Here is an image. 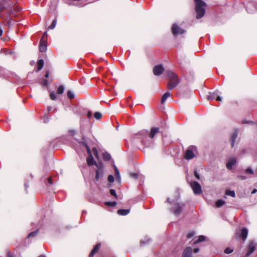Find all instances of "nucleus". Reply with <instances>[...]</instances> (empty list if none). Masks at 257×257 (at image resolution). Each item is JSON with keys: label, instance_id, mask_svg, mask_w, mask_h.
<instances>
[{"label": "nucleus", "instance_id": "nucleus-1", "mask_svg": "<svg viewBox=\"0 0 257 257\" xmlns=\"http://www.w3.org/2000/svg\"><path fill=\"white\" fill-rule=\"evenodd\" d=\"M20 8L16 6L11 0H1L0 1V12L2 13L5 10L6 13H13L14 11L19 12Z\"/></svg>", "mask_w": 257, "mask_h": 257}, {"label": "nucleus", "instance_id": "nucleus-2", "mask_svg": "<svg viewBox=\"0 0 257 257\" xmlns=\"http://www.w3.org/2000/svg\"><path fill=\"white\" fill-rule=\"evenodd\" d=\"M167 76L169 78V82L167 85V88L169 90H172L178 85L180 82L177 75L171 71L167 72Z\"/></svg>", "mask_w": 257, "mask_h": 257}, {"label": "nucleus", "instance_id": "nucleus-3", "mask_svg": "<svg viewBox=\"0 0 257 257\" xmlns=\"http://www.w3.org/2000/svg\"><path fill=\"white\" fill-rule=\"evenodd\" d=\"M196 2V18L199 19L203 17L205 13L206 4L202 0H195Z\"/></svg>", "mask_w": 257, "mask_h": 257}, {"label": "nucleus", "instance_id": "nucleus-4", "mask_svg": "<svg viewBox=\"0 0 257 257\" xmlns=\"http://www.w3.org/2000/svg\"><path fill=\"white\" fill-rule=\"evenodd\" d=\"M80 144L82 146H84L87 150L88 157L87 158L86 161H87V163L88 165L89 166H91L92 165H95L97 167H98V166H99V164H98L96 162V161L94 160V158L92 156V152H91L89 146L87 145V144L86 143L83 142H81L80 143Z\"/></svg>", "mask_w": 257, "mask_h": 257}, {"label": "nucleus", "instance_id": "nucleus-5", "mask_svg": "<svg viewBox=\"0 0 257 257\" xmlns=\"http://www.w3.org/2000/svg\"><path fill=\"white\" fill-rule=\"evenodd\" d=\"M196 151V148L194 146L190 147L186 151L184 158L186 160H191L194 158V152Z\"/></svg>", "mask_w": 257, "mask_h": 257}, {"label": "nucleus", "instance_id": "nucleus-6", "mask_svg": "<svg viewBox=\"0 0 257 257\" xmlns=\"http://www.w3.org/2000/svg\"><path fill=\"white\" fill-rule=\"evenodd\" d=\"M219 94L220 93L218 90H216L212 93L210 92L207 95V99L208 100H212L216 98L217 101H221L222 98L219 95Z\"/></svg>", "mask_w": 257, "mask_h": 257}, {"label": "nucleus", "instance_id": "nucleus-7", "mask_svg": "<svg viewBox=\"0 0 257 257\" xmlns=\"http://www.w3.org/2000/svg\"><path fill=\"white\" fill-rule=\"evenodd\" d=\"M190 185L193 189V192L195 194H200L202 192L201 185L197 182L193 181L190 184Z\"/></svg>", "mask_w": 257, "mask_h": 257}, {"label": "nucleus", "instance_id": "nucleus-8", "mask_svg": "<svg viewBox=\"0 0 257 257\" xmlns=\"http://www.w3.org/2000/svg\"><path fill=\"white\" fill-rule=\"evenodd\" d=\"M172 32L174 36H177L179 34H182L185 33V31L180 28L177 24H174L172 25Z\"/></svg>", "mask_w": 257, "mask_h": 257}, {"label": "nucleus", "instance_id": "nucleus-9", "mask_svg": "<svg viewBox=\"0 0 257 257\" xmlns=\"http://www.w3.org/2000/svg\"><path fill=\"white\" fill-rule=\"evenodd\" d=\"M97 169L96 170V175L95 178V180L97 182L99 181V179L101 178L103 175V170L102 165L100 164L99 166L97 167Z\"/></svg>", "mask_w": 257, "mask_h": 257}, {"label": "nucleus", "instance_id": "nucleus-10", "mask_svg": "<svg viewBox=\"0 0 257 257\" xmlns=\"http://www.w3.org/2000/svg\"><path fill=\"white\" fill-rule=\"evenodd\" d=\"M164 71V67L162 65H158L155 66L153 68V73L156 76L161 75Z\"/></svg>", "mask_w": 257, "mask_h": 257}, {"label": "nucleus", "instance_id": "nucleus-11", "mask_svg": "<svg viewBox=\"0 0 257 257\" xmlns=\"http://www.w3.org/2000/svg\"><path fill=\"white\" fill-rule=\"evenodd\" d=\"M184 204L183 203L175 204V207L172 209L173 213L176 215H179L181 213Z\"/></svg>", "mask_w": 257, "mask_h": 257}, {"label": "nucleus", "instance_id": "nucleus-12", "mask_svg": "<svg viewBox=\"0 0 257 257\" xmlns=\"http://www.w3.org/2000/svg\"><path fill=\"white\" fill-rule=\"evenodd\" d=\"M247 251L245 254L246 256H248L254 250L255 248V243L253 241L250 242L247 246Z\"/></svg>", "mask_w": 257, "mask_h": 257}, {"label": "nucleus", "instance_id": "nucleus-13", "mask_svg": "<svg viewBox=\"0 0 257 257\" xmlns=\"http://www.w3.org/2000/svg\"><path fill=\"white\" fill-rule=\"evenodd\" d=\"M236 163V160L235 158L232 157L228 160L226 163V167L228 169L231 170L232 169V167Z\"/></svg>", "mask_w": 257, "mask_h": 257}, {"label": "nucleus", "instance_id": "nucleus-14", "mask_svg": "<svg viewBox=\"0 0 257 257\" xmlns=\"http://www.w3.org/2000/svg\"><path fill=\"white\" fill-rule=\"evenodd\" d=\"M192 249L191 247H186L183 252L182 257H192Z\"/></svg>", "mask_w": 257, "mask_h": 257}, {"label": "nucleus", "instance_id": "nucleus-15", "mask_svg": "<svg viewBox=\"0 0 257 257\" xmlns=\"http://www.w3.org/2000/svg\"><path fill=\"white\" fill-rule=\"evenodd\" d=\"M159 128L157 127H153L151 128L150 133L148 134L150 139H152L156 134L159 132Z\"/></svg>", "mask_w": 257, "mask_h": 257}, {"label": "nucleus", "instance_id": "nucleus-16", "mask_svg": "<svg viewBox=\"0 0 257 257\" xmlns=\"http://www.w3.org/2000/svg\"><path fill=\"white\" fill-rule=\"evenodd\" d=\"M47 49V45L46 41L43 40H40V45H39V50L41 52H44L46 51Z\"/></svg>", "mask_w": 257, "mask_h": 257}, {"label": "nucleus", "instance_id": "nucleus-17", "mask_svg": "<svg viewBox=\"0 0 257 257\" xmlns=\"http://www.w3.org/2000/svg\"><path fill=\"white\" fill-rule=\"evenodd\" d=\"M101 245L100 243H97L93 248L92 251H91L90 253L89 254V257H93V256L94 255V254L97 252L100 248Z\"/></svg>", "mask_w": 257, "mask_h": 257}, {"label": "nucleus", "instance_id": "nucleus-18", "mask_svg": "<svg viewBox=\"0 0 257 257\" xmlns=\"http://www.w3.org/2000/svg\"><path fill=\"white\" fill-rule=\"evenodd\" d=\"M171 95V93L169 92H166L162 96L161 98V103L164 104L166 101V99L169 97Z\"/></svg>", "mask_w": 257, "mask_h": 257}, {"label": "nucleus", "instance_id": "nucleus-19", "mask_svg": "<svg viewBox=\"0 0 257 257\" xmlns=\"http://www.w3.org/2000/svg\"><path fill=\"white\" fill-rule=\"evenodd\" d=\"M147 138L146 137L142 140V143L146 147H150L152 144V141H147Z\"/></svg>", "mask_w": 257, "mask_h": 257}, {"label": "nucleus", "instance_id": "nucleus-20", "mask_svg": "<svg viewBox=\"0 0 257 257\" xmlns=\"http://www.w3.org/2000/svg\"><path fill=\"white\" fill-rule=\"evenodd\" d=\"M130 212V209H119L117 213L120 215H126Z\"/></svg>", "mask_w": 257, "mask_h": 257}, {"label": "nucleus", "instance_id": "nucleus-21", "mask_svg": "<svg viewBox=\"0 0 257 257\" xmlns=\"http://www.w3.org/2000/svg\"><path fill=\"white\" fill-rule=\"evenodd\" d=\"M237 137V133L234 132L232 136H231V147H233L234 146L235 140Z\"/></svg>", "mask_w": 257, "mask_h": 257}, {"label": "nucleus", "instance_id": "nucleus-22", "mask_svg": "<svg viewBox=\"0 0 257 257\" xmlns=\"http://www.w3.org/2000/svg\"><path fill=\"white\" fill-rule=\"evenodd\" d=\"M248 231L245 228H243L241 230V237L243 240H245L247 236Z\"/></svg>", "mask_w": 257, "mask_h": 257}, {"label": "nucleus", "instance_id": "nucleus-23", "mask_svg": "<svg viewBox=\"0 0 257 257\" xmlns=\"http://www.w3.org/2000/svg\"><path fill=\"white\" fill-rule=\"evenodd\" d=\"M44 66V61L42 59L39 60L38 62L37 71H40Z\"/></svg>", "mask_w": 257, "mask_h": 257}, {"label": "nucleus", "instance_id": "nucleus-24", "mask_svg": "<svg viewBox=\"0 0 257 257\" xmlns=\"http://www.w3.org/2000/svg\"><path fill=\"white\" fill-rule=\"evenodd\" d=\"M103 158L104 160L108 161L110 159L111 156L109 153L105 152L103 154Z\"/></svg>", "mask_w": 257, "mask_h": 257}, {"label": "nucleus", "instance_id": "nucleus-25", "mask_svg": "<svg viewBox=\"0 0 257 257\" xmlns=\"http://www.w3.org/2000/svg\"><path fill=\"white\" fill-rule=\"evenodd\" d=\"M225 201L222 200H218L216 202V206L217 207H220L225 204Z\"/></svg>", "mask_w": 257, "mask_h": 257}, {"label": "nucleus", "instance_id": "nucleus-26", "mask_svg": "<svg viewBox=\"0 0 257 257\" xmlns=\"http://www.w3.org/2000/svg\"><path fill=\"white\" fill-rule=\"evenodd\" d=\"M64 91V87L63 85H60L57 89V93L58 94H62Z\"/></svg>", "mask_w": 257, "mask_h": 257}, {"label": "nucleus", "instance_id": "nucleus-27", "mask_svg": "<svg viewBox=\"0 0 257 257\" xmlns=\"http://www.w3.org/2000/svg\"><path fill=\"white\" fill-rule=\"evenodd\" d=\"M56 24H57V20H56V19H55L54 20H53L51 25H50L49 26L48 29H51V30L54 29Z\"/></svg>", "mask_w": 257, "mask_h": 257}, {"label": "nucleus", "instance_id": "nucleus-28", "mask_svg": "<svg viewBox=\"0 0 257 257\" xmlns=\"http://www.w3.org/2000/svg\"><path fill=\"white\" fill-rule=\"evenodd\" d=\"M205 237L204 236L200 235L198 237V239L194 242V243H198L199 242H202V241L205 240Z\"/></svg>", "mask_w": 257, "mask_h": 257}, {"label": "nucleus", "instance_id": "nucleus-29", "mask_svg": "<svg viewBox=\"0 0 257 257\" xmlns=\"http://www.w3.org/2000/svg\"><path fill=\"white\" fill-rule=\"evenodd\" d=\"M226 194L232 197H234L235 196V193L234 191L227 190L226 191Z\"/></svg>", "mask_w": 257, "mask_h": 257}, {"label": "nucleus", "instance_id": "nucleus-30", "mask_svg": "<svg viewBox=\"0 0 257 257\" xmlns=\"http://www.w3.org/2000/svg\"><path fill=\"white\" fill-rule=\"evenodd\" d=\"M92 152L93 153V154L94 155V156L95 157V158L96 159H99V155H98V151H97V150L96 148H93L92 149Z\"/></svg>", "mask_w": 257, "mask_h": 257}, {"label": "nucleus", "instance_id": "nucleus-31", "mask_svg": "<svg viewBox=\"0 0 257 257\" xmlns=\"http://www.w3.org/2000/svg\"><path fill=\"white\" fill-rule=\"evenodd\" d=\"M94 116L96 119H99L102 117V114L99 112H95L94 114Z\"/></svg>", "mask_w": 257, "mask_h": 257}, {"label": "nucleus", "instance_id": "nucleus-32", "mask_svg": "<svg viewBox=\"0 0 257 257\" xmlns=\"http://www.w3.org/2000/svg\"><path fill=\"white\" fill-rule=\"evenodd\" d=\"M245 172L246 174H248L250 175H252L254 173L253 171L251 168H247V169H246Z\"/></svg>", "mask_w": 257, "mask_h": 257}, {"label": "nucleus", "instance_id": "nucleus-33", "mask_svg": "<svg viewBox=\"0 0 257 257\" xmlns=\"http://www.w3.org/2000/svg\"><path fill=\"white\" fill-rule=\"evenodd\" d=\"M67 96L69 99H71L74 97V94L71 91L69 90L67 92Z\"/></svg>", "mask_w": 257, "mask_h": 257}, {"label": "nucleus", "instance_id": "nucleus-34", "mask_svg": "<svg viewBox=\"0 0 257 257\" xmlns=\"http://www.w3.org/2000/svg\"><path fill=\"white\" fill-rule=\"evenodd\" d=\"M50 98L53 100H55L57 99V96L55 92H52L50 95Z\"/></svg>", "mask_w": 257, "mask_h": 257}, {"label": "nucleus", "instance_id": "nucleus-35", "mask_svg": "<svg viewBox=\"0 0 257 257\" xmlns=\"http://www.w3.org/2000/svg\"><path fill=\"white\" fill-rule=\"evenodd\" d=\"M105 204L108 205V206H114L116 205V202L114 201V202H106L105 203Z\"/></svg>", "mask_w": 257, "mask_h": 257}, {"label": "nucleus", "instance_id": "nucleus-36", "mask_svg": "<svg viewBox=\"0 0 257 257\" xmlns=\"http://www.w3.org/2000/svg\"><path fill=\"white\" fill-rule=\"evenodd\" d=\"M38 233V230L30 233L28 235V237L35 236Z\"/></svg>", "mask_w": 257, "mask_h": 257}, {"label": "nucleus", "instance_id": "nucleus-37", "mask_svg": "<svg viewBox=\"0 0 257 257\" xmlns=\"http://www.w3.org/2000/svg\"><path fill=\"white\" fill-rule=\"evenodd\" d=\"M114 171L116 176H117V178H119V172L118 169L115 166L114 167Z\"/></svg>", "mask_w": 257, "mask_h": 257}, {"label": "nucleus", "instance_id": "nucleus-38", "mask_svg": "<svg viewBox=\"0 0 257 257\" xmlns=\"http://www.w3.org/2000/svg\"><path fill=\"white\" fill-rule=\"evenodd\" d=\"M114 177L112 175H109L108 177V181L110 182V183H113L114 182Z\"/></svg>", "mask_w": 257, "mask_h": 257}, {"label": "nucleus", "instance_id": "nucleus-39", "mask_svg": "<svg viewBox=\"0 0 257 257\" xmlns=\"http://www.w3.org/2000/svg\"><path fill=\"white\" fill-rule=\"evenodd\" d=\"M233 251V249H231L229 247L228 248H226L225 250H224V252L226 254H229V253H231Z\"/></svg>", "mask_w": 257, "mask_h": 257}, {"label": "nucleus", "instance_id": "nucleus-40", "mask_svg": "<svg viewBox=\"0 0 257 257\" xmlns=\"http://www.w3.org/2000/svg\"><path fill=\"white\" fill-rule=\"evenodd\" d=\"M47 37V33L46 32L44 33L43 36L41 38V40H43V41H46Z\"/></svg>", "mask_w": 257, "mask_h": 257}, {"label": "nucleus", "instance_id": "nucleus-41", "mask_svg": "<svg viewBox=\"0 0 257 257\" xmlns=\"http://www.w3.org/2000/svg\"><path fill=\"white\" fill-rule=\"evenodd\" d=\"M195 234V232L194 231L190 232L187 235L188 238H191L192 236H193Z\"/></svg>", "mask_w": 257, "mask_h": 257}, {"label": "nucleus", "instance_id": "nucleus-42", "mask_svg": "<svg viewBox=\"0 0 257 257\" xmlns=\"http://www.w3.org/2000/svg\"><path fill=\"white\" fill-rule=\"evenodd\" d=\"M237 178L240 179V180H245L246 179L247 177L244 176V175H238L237 176Z\"/></svg>", "mask_w": 257, "mask_h": 257}, {"label": "nucleus", "instance_id": "nucleus-43", "mask_svg": "<svg viewBox=\"0 0 257 257\" xmlns=\"http://www.w3.org/2000/svg\"><path fill=\"white\" fill-rule=\"evenodd\" d=\"M110 193L111 195H113V196H115V197H117L116 193L115 192V191L114 189H110Z\"/></svg>", "mask_w": 257, "mask_h": 257}, {"label": "nucleus", "instance_id": "nucleus-44", "mask_svg": "<svg viewBox=\"0 0 257 257\" xmlns=\"http://www.w3.org/2000/svg\"><path fill=\"white\" fill-rule=\"evenodd\" d=\"M48 81L47 80H43L42 82V84L44 86H47L48 85Z\"/></svg>", "mask_w": 257, "mask_h": 257}, {"label": "nucleus", "instance_id": "nucleus-45", "mask_svg": "<svg viewBox=\"0 0 257 257\" xmlns=\"http://www.w3.org/2000/svg\"><path fill=\"white\" fill-rule=\"evenodd\" d=\"M8 20V25L9 26H10V25L12 24V20L11 18H7Z\"/></svg>", "mask_w": 257, "mask_h": 257}, {"label": "nucleus", "instance_id": "nucleus-46", "mask_svg": "<svg viewBox=\"0 0 257 257\" xmlns=\"http://www.w3.org/2000/svg\"><path fill=\"white\" fill-rule=\"evenodd\" d=\"M138 175L137 173H132L131 174V177H132L133 178H137L138 177Z\"/></svg>", "mask_w": 257, "mask_h": 257}, {"label": "nucleus", "instance_id": "nucleus-47", "mask_svg": "<svg viewBox=\"0 0 257 257\" xmlns=\"http://www.w3.org/2000/svg\"><path fill=\"white\" fill-rule=\"evenodd\" d=\"M195 176L197 179H200V175L196 171L195 172Z\"/></svg>", "mask_w": 257, "mask_h": 257}, {"label": "nucleus", "instance_id": "nucleus-48", "mask_svg": "<svg viewBox=\"0 0 257 257\" xmlns=\"http://www.w3.org/2000/svg\"><path fill=\"white\" fill-rule=\"evenodd\" d=\"M48 181L49 182V183L50 184H53V182H52V178L51 177H49L48 179Z\"/></svg>", "mask_w": 257, "mask_h": 257}, {"label": "nucleus", "instance_id": "nucleus-49", "mask_svg": "<svg viewBox=\"0 0 257 257\" xmlns=\"http://www.w3.org/2000/svg\"><path fill=\"white\" fill-rule=\"evenodd\" d=\"M256 192H257V189L254 188V189H253V190L252 191V192H251V194H255V193H256Z\"/></svg>", "mask_w": 257, "mask_h": 257}, {"label": "nucleus", "instance_id": "nucleus-50", "mask_svg": "<svg viewBox=\"0 0 257 257\" xmlns=\"http://www.w3.org/2000/svg\"><path fill=\"white\" fill-rule=\"evenodd\" d=\"M87 117H88L89 118H90L91 117V112H90V111H88V113H87Z\"/></svg>", "mask_w": 257, "mask_h": 257}, {"label": "nucleus", "instance_id": "nucleus-51", "mask_svg": "<svg viewBox=\"0 0 257 257\" xmlns=\"http://www.w3.org/2000/svg\"><path fill=\"white\" fill-rule=\"evenodd\" d=\"M199 249L198 248H195V249L194 250V252L195 253H197V252H199Z\"/></svg>", "mask_w": 257, "mask_h": 257}, {"label": "nucleus", "instance_id": "nucleus-52", "mask_svg": "<svg viewBox=\"0 0 257 257\" xmlns=\"http://www.w3.org/2000/svg\"><path fill=\"white\" fill-rule=\"evenodd\" d=\"M8 257H13V254L11 253V252H8Z\"/></svg>", "mask_w": 257, "mask_h": 257}, {"label": "nucleus", "instance_id": "nucleus-53", "mask_svg": "<svg viewBox=\"0 0 257 257\" xmlns=\"http://www.w3.org/2000/svg\"><path fill=\"white\" fill-rule=\"evenodd\" d=\"M48 121H49V119H48V118H47H47H45L44 119V122H45V123L48 122Z\"/></svg>", "mask_w": 257, "mask_h": 257}, {"label": "nucleus", "instance_id": "nucleus-54", "mask_svg": "<svg viewBox=\"0 0 257 257\" xmlns=\"http://www.w3.org/2000/svg\"><path fill=\"white\" fill-rule=\"evenodd\" d=\"M52 108V107L51 106H49L47 108V110H48V111H50L51 110Z\"/></svg>", "mask_w": 257, "mask_h": 257}, {"label": "nucleus", "instance_id": "nucleus-55", "mask_svg": "<svg viewBox=\"0 0 257 257\" xmlns=\"http://www.w3.org/2000/svg\"><path fill=\"white\" fill-rule=\"evenodd\" d=\"M49 72H47L46 74H45V77L46 78H48L49 77Z\"/></svg>", "mask_w": 257, "mask_h": 257}, {"label": "nucleus", "instance_id": "nucleus-56", "mask_svg": "<svg viewBox=\"0 0 257 257\" xmlns=\"http://www.w3.org/2000/svg\"><path fill=\"white\" fill-rule=\"evenodd\" d=\"M147 242H145L144 240H142L141 241V244L142 245V244H144L145 243H146Z\"/></svg>", "mask_w": 257, "mask_h": 257}, {"label": "nucleus", "instance_id": "nucleus-57", "mask_svg": "<svg viewBox=\"0 0 257 257\" xmlns=\"http://www.w3.org/2000/svg\"><path fill=\"white\" fill-rule=\"evenodd\" d=\"M116 180H117L118 182H120V175H119V178L116 177Z\"/></svg>", "mask_w": 257, "mask_h": 257}, {"label": "nucleus", "instance_id": "nucleus-58", "mask_svg": "<svg viewBox=\"0 0 257 257\" xmlns=\"http://www.w3.org/2000/svg\"><path fill=\"white\" fill-rule=\"evenodd\" d=\"M25 188L27 189L28 188V187H29V186L27 184H25Z\"/></svg>", "mask_w": 257, "mask_h": 257}, {"label": "nucleus", "instance_id": "nucleus-59", "mask_svg": "<svg viewBox=\"0 0 257 257\" xmlns=\"http://www.w3.org/2000/svg\"><path fill=\"white\" fill-rule=\"evenodd\" d=\"M143 132L145 133V135L146 136H147V135H148V134H147V131H143Z\"/></svg>", "mask_w": 257, "mask_h": 257}, {"label": "nucleus", "instance_id": "nucleus-60", "mask_svg": "<svg viewBox=\"0 0 257 257\" xmlns=\"http://www.w3.org/2000/svg\"><path fill=\"white\" fill-rule=\"evenodd\" d=\"M247 122L246 121H245V120H243L242 121V123H247Z\"/></svg>", "mask_w": 257, "mask_h": 257}, {"label": "nucleus", "instance_id": "nucleus-61", "mask_svg": "<svg viewBox=\"0 0 257 257\" xmlns=\"http://www.w3.org/2000/svg\"><path fill=\"white\" fill-rule=\"evenodd\" d=\"M0 17L3 18V14H0Z\"/></svg>", "mask_w": 257, "mask_h": 257}, {"label": "nucleus", "instance_id": "nucleus-62", "mask_svg": "<svg viewBox=\"0 0 257 257\" xmlns=\"http://www.w3.org/2000/svg\"><path fill=\"white\" fill-rule=\"evenodd\" d=\"M167 201H168V202H170V199H169V198H168V199H167Z\"/></svg>", "mask_w": 257, "mask_h": 257}]
</instances>
